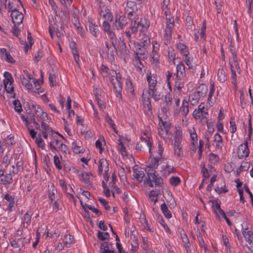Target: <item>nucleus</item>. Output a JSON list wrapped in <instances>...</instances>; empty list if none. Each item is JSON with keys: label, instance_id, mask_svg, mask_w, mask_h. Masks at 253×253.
I'll return each mask as SVG.
<instances>
[{"label": "nucleus", "instance_id": "obj_19", "mask_svg": "<svg viewBox=\"0 0 253 253\" xmlns=\"http://www.w3.org/2000/svg\"><path fill=\"white\" fill-rule=\"evenodd\" d=\"M214 145L216 151L220 152L223 146V143L221 136L218 133H215L214 135Z\"/></svg>", "mask_w": 253, "mask_h": 253}, {"label": "nucleus", "instance_id": "obj_50", "mask_svg": "<svg viewBox=\"0 0 253 253\" xmlns=\"http://www.w3.org/2000/svg\"><path fill=\"white\" fill-rule=\"evenodd\" d=\"M149 199L150 200L154 203V204H156L158 201V193L156 191L154 190H152L150 191L149 194Z\"/></svg>", "mask_w": 253, "mask_h": 253}, {"label": "nucleus", "instance_id": "obj_4", "mask_svg": "<svg viewBox=\"0 0 253 253\" xmlns=\"http://www.w3.org/2000/svg\"><path fill=\"white\" fill-rule=\"evenodd\" d=\"M208 91V87L205 84L199 85L196 91L192 93L189 96V101L192 105L197 104L201 97H204Z\"/></svg>", "mask_w": 253, "mask_h": 253}, {"label": "nucleus", "instance_id": "obj_52", "mask_svg": "<svg viewBox=\"0 0 253 253\" xmlns=\"http://www.w3.org/2000/svg\"><path fill=\"white\" fill-rule=\"evenodd\" d=\"M182 132L179 129L176 128L175 131L174 141L181 142Z\"/></svg>", "mask_w": 253, "mask_h": 253}, {"label": "nucleus", "instance_id": "obj_1", "mask_svg": "<svg viewBox=\"0 0 253 253\" xmlns=\"http://www.w3.org/2000/svg\"><path fill=\"white\" fill-rule=\"evenodd\" d=\"M152 147V139L148 131H143L141 135L140 141L138 142L136 144V149L139 151H144L146 147H148L149 153L151 154Z\"/></svg>", "mask_w": 253, "mask_h": 253}, {"label": "nucleus", "instance_id": "obj_43", "mask_svg": "<svg viewBox=\"0 0 253 253\" xmlns=\"http://www.w3.org/2000/svg\"><path fill=\"white\" fill-rule=\"evenodd\" d=\"M118 149L123 157L127 156V153L126 151V147L124 146L122 142L120 139L118 140Z\"/></svg>", "mask_w": 253, "mask_h": 253}, {"label": "nucleus", "instance_id": "obj_63", "mask_svg": "<svg viewBox=\"0 0 253 253\" xmlns=\"http://www.w3.org/2000/svg\"><path fill=\"white\" fill-rule=\"evenodd\" d=\"M48 79L50 85L52 86H54L56 83V76L55 74L49 73Z\"/></svg>", "mask_w": 253, "mask_h": 253}, {"label": "nucleus", "instance_id": "obj_37", "mask_svg": "<svg viewBox=\"0 0 253 253\" xmlns=\"http://www.w3.org/2000/svg\"><path fill=\"white\" fill-rule=\"evenodd\" d=\"M4 199L9 202L8 208L12 211L14 208V197L9 194H6L4 196Z\"/></svg>", "mask_w": 253, "mask_h": 253}, {"label": "nucleus", "instance_id": "obj_10", "mask_svg": "<svg viewBox=\"0 0 253 253\" xmlns=\"http://www.w3.org/2000/svg\"><path fill=\"white\" fill-rule=\"evenodd\" d=\"M21 212V214H23L21 217V226L23 227L28 228L31 222L32 216L33 214V211L32 209H29L26 212H23V210Z\"/></svg>", "mask_w": 253, "mask_h": 253}, {"label": "nucleus", "instance_id": "obj_26", "mask_svg": "<svg viewBox=\"0 0 253 253\" xmlns=\"http://www.w3.org/2000/svg\"><path fill=\"white\" fill-rule=\"evenodd\" d=\"M126 10L128 12V16H133V13L135 12V11L137 10V6L136 3L132 1H128L127 2L126 6Z\"/></svg>", "mask_w": 253, "mask_h": 253}, {"label": "nucleus", "instance_id": "obj_23", "mask_svg": "<svg viewBox=\"0 0 253 253\" xmlns=\"http://www.w3.org/2000/svg\"><path fill=\"white\" fill-rule=\"evenodd\" d=\"M109 170L108 163L106 159H101L99 161L98 173L101 175L103 172Z\"/></svg>", "mask_w": 253, "mask_h": 253}, {"label": "nucleus", "instance_id": "obj_62", "mask_svg": "<svg viewBox=\"0 0 253 253\" xmlns=\"http://www.w3.org/2000/svg\"><path fill=\"white\" fill-rule=\"evenodd\" d=\"M174 156L176 157H180L183 155V151L181 147H173Z\"/></svg>", "mask_w": 253, "mask_h": 253}, {"label": "nucleus", "instance_id": "obj_57", "mask_svg": "<svg viewBox=\"0 0 253 253\" xmlns=\"http://www.w3.org/2000/svg\"><path fill=\"white\" fill-rule=\"evenodd\" d=\"M90 175V173L86 172H83L82 174V179L83 181H84L86 184H88L89 183V179Z\"/></svg>", "mask_w": 253, "mask_h": 253}, {"label": "nucleus", "instance_id": "obj_20", "mask_svg": "<svg viewBox=\"0 0 253 253\" xmlns=\"http://www.w3.org/2000/svg\"><path fill=\"white\" fill-rule=\"evenodd\" d=\"M98 12L101 17L104 19H109L110 17V10L104 3L98 4Z\"/></svg>", "mask_w": 253, "mask_h": 253}, {"label": "nucleus", "instance_id": "obj_64", "mask_svg": "<svg viewBox=\"0 0 253 253\" xmlns=\"http://www.w3.org/2000/svg\"><path fill=\"white\" fill-rule=\"evenodd\" d=\"M101 70L102 71V73L103 77H107L109 72L110 71L108 67L105 65H102L101 67Z\"/></svg>", "mask_w": 253, "mask_h": 253}, {"label": "nucleus", "instance_id": "obj_55", "mask_svg": "<svg viewBox=\"0 0 253 253\" xmlns=\"http://www.w3.org/2000/svg\"><path fill=\"white\" fill-rule=\"evenodd\" d=\"M111 44L112 46L113 47L114 49L116 50V53L117 54L121 55V53H120V50L119 49V46L117 44V39H114L110 40Z\"/></svg>", "mask_w": 253, "mask_h": 253}, {"label": "nucleus", "instance_id": "obj_38", "mask_svg": "<svg viewBox=\"0 0 253 253\" xmlns=\"http://www.w3.org/2000/svg\"><path fill=\"white\" fill-rule=\"evenodd\" d=\"M230 51L231 52V54L232 56V58L234 62V64L235 66L237 65V56L236 54V48L234 45L233 42H231L230 44Z\"/></svg>", "mask_w": 253, "mask_h": 253}, {"label": "nucleus", "instance_id": "obj_42", "mask_svg": "<svg viewBox=\"0 0 253 253\" xmlns=\"http://www.w3.org/2000/svg\"><path fill=\"white\" fill-rule=\"evenodd\" d=\"M191 143H198L197 135L194 127L189 128Z\"/></svg>", "mask_w": 253, "mask_h": 253}, {"label": "nucleus", "instance_id": "obj_32", "mask_svg": "<svg viewBox=\"0 0 253 253\" xmlns=\"http://www.w3.org/2000/svg\"><path fill=\"white\" fill-rule=\"evenodd\" d=\"M41 127L42 129V135L44 138H47L48 134L52 132L51 127L46 123L42 122L41 124Z\"/></svg>", "mask_w": 253, "mask_h": 253}, {"label": "nucleus", "instance_id": "obj_35", "mask_svg": "<svg viewBox=\"0 0 253 253\" xmlns=\"http://www.w3.org/2000/svg\"><path fill=\"white\" fill-rule=\"evenodd\" d=\"M34 84L35 87H34L32 86V89L30 90V91L32 92L37 93L38 94H40L43 92V89H42L41 87H40V82L37 80L34 79Z\"/></svg>", "mask_w": 253, "mask_h": 253}, {"label": "nucleus", "instance_id": "obj_15", "mask_svg": "<svg viewBox=\"0 0 253 253\" xmlns=\"http://www.w3.org/2000/svg\"><path fill=\"white\" fill-rule=\"evenodd\" d=\"M11 17L13 23L17 25L22 23L24 18L23 14L16 9H13V10H11Z\"/></svg>", "mask_w": 253, "mask_h": 253}, {"label": "nucleus", "instance_id": "obj_16", "mask_svg": "<svg viewBox=\"0 0 253 253\" xmlns=\"http://www.w3.org/2000/svg\"><path fill=\"white\" fill-rule=\"evenodd\" d=\"M249 152L248 142L245 141L243 144H241L239 146L237 152L238 156L240 159L246 158L248 156Z\"/></svg>", "mask_w": 253, "mask_h": 253}, {"label": "nucleus", "instance_id": "obj_18", "mask_svg": "<svg viewBox=\"0 0 253 253\" xmlns=\"http://www.w3.org/2000/svg\"><path fill=\"white\" fill-rule=\"evenodd\" d=\"M185 78H179L178 77H176L175 79V88L174 92L178 94H180L181 92V89L184 87V84L185 82Z\"/></svg>", "mask_w": 253, "mask_h": 253}, {"label": "nucleus", "instance_id": "obj_45", "mask_svg": "<svg viewBox=\"0 0 253 253\" xmlns=\"http://www.w3.org/2000/svg\"><path fill=\"white\" fill-rule=\"evenodd\" d=\"M177 47L182 55H186V54H189V52L187 46L182 43H178L177 45Z\"/></svg>", "mask_w": 253, "mask_h": 253}, {"label": "nucleus", "instance_id": "obj_44", "mask_svg": "<svg viewBox=\"0 0 253 253\" xmlns=\"http://www.w3.org/2000/svg\"><path fill=\"white\" fill-rule=\"evenodd\" d=\"M218 80L221 83H224L227 78L225 75V72L223 68L219 69L217 73Z\"/></svg>", "mask_w": 253, "mask_h": 253}, {"label": "nucleus", "instance_id": "obj_7", "mask_svg": "<svg viewBox=\"0 0 253 253\" xmlns=\"http://www.w3.org/2000/svg\"><path fill=\"white\" fill-rule=\"evenodd\" d=\"M3 76L4 79L3 80V84L5 91L7 93H13V94H14V86L13 85L14 80L11 74L8 72H5L3 74Z\"/></svg>", "mask_w": 253, "mask_h": 253}, {"label": "nucleus", "instance_id": "obj_25", "mask_svg": "<svg viewBox=\"0 0 253 253\" xmlns=\"http://www.w3.org/2000/svg\"><path fill=\"white\" fill-rule=\"evenodd\" d=\"M170 108L169 107L164 106L161 108V111L159 113L160 121H164V120L166 119L170 115Z\"/></svg>", "mask_w": 253, "mask_h": 253}, {"label": "nucleus", "instance_id": "obj_28", "mask_svg": "<svg viewBox=\"0 0 253 253\" xmlns=\"http://www.w3.org/2000/svg\"><path fill=\"white\" fill-rule=\"evenodd\" d=\"M88 27L90 33L93 37L97 38L100 35V32L99 30V27L97 25L92 22H89Z\"/></svg>", "mask_w": 253, "mask_h": 253}, {"label": "nucleus", "instance_id": "obj_36", "mask_svg": "<svg viewBox=\"0 0 253 253\" xmlns=\"http://www.w3.org/2000/svg\"><path fill=\"white\" fill-rule=\"evenodd\" d=\"M180 111L183 116H186L189 112L188 103L185 100L182 101Z\"/></svg>", "mask_w": 253, "mask_h": 253}, {"label": "nucleus", "instance_id": "obj_6", "mask_svg": "<svg viewBox=\"0 0 253 253\" xmlns=\"http://www.w3.org/2000/svg\"><path fill=\"white\" fill-rule=\"evenodd\" d=\"M242 232L246 241L249 244V245H246V246L250 251H252L253 249V233L249 230L248 224L246 222L242 224Z\"/></svg>", "mask_w": 253, "mask_h": 253}, {"label": "nucleus", "instance_id": "obj_53", "mask_svg": "<svg viewBox=\"0 0 253 253\" xmlns=\"http://www.w3.org/2000/svg\"><path fill=\"white\" fill-rule=\"evenodd\" d=\"M98 238L102 241H104L109 238V234L108 232H101L98 231L97 233Z\"/></svg>", "mask_w": 253, "mask_h": 253}, {"label": "nucleus", "instance_id": "obj_12", "mask_svg": "<svg viewBox=\"0 0 253 253\" xmlns=\"http://www.w3.org/2000/svg\"><path fill=\"white\" fill-rule=\"evenodd\" d=\"M160 159H161L157 156L156 157H152L151 153L148 163L145 167V171H147V170L150 171H156V169H157L159 165V162Z\"/></svg>", "mask_w": 253, "mask_h": 253}, {"label": "nucleus", "instance_id": "obj_29", "mask_svg": "<svg viewBox=\"0 0 253 253\" xmlns=\"http://www.w3.org/2000/svg\"><path fill=\"white\" fill-rule=\"evenodd\" d=\"M150 23L147 19L146 18H141L140 21H138L137 26L138 27V30L141 31H145L149 27Z\"/></svg>", "mask_w": 253, "mask_h": 253}, {"label": "nucleus", "instance_id": "obj_14", "mask_svg": "<svg viewBox=\"0 0 253 253\" xmlns=\"http://www.w3.org/2000/svg\"><path fill=\"white\" fill-rule=\"evenodd\" d=\"M146 78L148 84L149 89L153 90L156 88L157 81L156 76L155 74H152L149 71H148L146 73Z\"/></svg>", "mask_w": 253, "mask_h": 253}, {"label": "nucleus", "instance_id": "obj_11", "mask_svg": "<svg viewBox=\"0 0 253 253\" xmlns=\"http://www.w3.org/2000/svg\"><path fill=\"white\" fill-rule=\"evenodd\" d=\"M166 28L165 30V36L167 38H169L171 36L172 29L174 27V18L170 15L167 14L166 12Z\"/></svg>", "mask_w": 253, "mask_h": 253}, {"label": "nucleus", "instance_id": "obj_51", "mask_svg": "<svg viewBox=\"0 0 253 253\" xmlns=\"http://www.w3.org/2000/svg\"><path fill=\"white\" fill-rule=\"evenodd\" d=\"M172 96L169 94L168 93L165 95V106L170 107L172 104Z\"/></svg>", "mask_w": 253, "mask_h": 253}, {"label": "nucleus", "instance_id": "obj_54", "mask_svg": "<svg viewBox=\"0 0 253 253\" xmlns=\"http://www.w3.org/2000/svg\"><path fill=\"white\" fill-rule=\"evenodd\" d=\"M36 143L37 145L41 148L42 149H43L45 147V144L44 143L43 140L41 138V135L40 134L39 135V136L36 139Z\"/></svg>", "mask_w": 253, "mask_h": 253}, {"label": "nucleus", "instance_id": "obj_34", "mask_svg": "<svg viewBox=\"0 0 253 253\" xmlns=\"http://www.w3.org/2000/svg\"><path fill=\"white\" fill-rule=\"evenodd\" d=\"M56 193L57 189L54 187V184H52L51 189H50L48 191V198L51 202H53V201L58 199L56 196Z\"/></svg>", "mask_w": 253, "mask_h": 253}, {"label": "nucleus", "instance_id": "obj_60", "mask_svg": "<svg viewBox=\"0 0 253 253\" xmlns=\"http://www.w3.org/2000/svg\"><path fill=\"white\" fill-rule=\"evenodd\" d=\"M230 132L232 133H234L237 129L235 122L234 121V119L231 118L230 121Z\"/></svg>", "mask_w": 253, "mask_h": 253}, {"label": "nucleus", "instance_id": "obj_21", "mask_svg": "<svg viewBox=\"0 0 253 253\" xmlns=\"http://www.w3.org/2000/svg\"><path fill=\"white\" fill-rule=\"evenodd\" d=\"M161 171L163 173V175L165 176H169L170 174L175 172L174 168L172 166L169 164L168 163L163 165L162 166Z\"/></svg>", "mask_w": 253, "mask_h": 253}, {"label": "nucleus", "instance_id": "obj_59", "mask_svg": "<svg viewBox=\"0 0 253 253\" xmlns=\"http://www.w3.org/2000/svg\"><path fill=\"white\" fill-rule=\"evenodd\" d=\"M151 58L153 59V63L157 64L159 61V56L157 54V51L152 50L151 54Z\"/></svg>", "mask_w": 253, "mask_h": 253}, {"label": "nucleus", "instance_id": "obj_61", "mask_svg": "<svg viewBox=\"0 0 253 253\" xmlns=\"http://www.w3.org/2000/svg\"><path fill=\"white\" fill-rule=\"evenodd\" d=\"M158 155L157 156V157L162 159V157H163V154L164 152V148L163 146L162 143H161V142H158Z\"/></svg>", "mask_w": 253, "mask_h": 253}, {"label": "nucleus", "instance_id": "obj_27", "mask_svg": "<svg viewBox=\"0 0 253 253\" xmlns=\"http://www.w3.org/2000/svg\"><path fill=\"white\" fill-rule=\"evenodd\" d=\"M176 76L179 78H186L185 66L182 62H180L176 66Z\"/></svg>", "mask_w": 253, "mask_h": 253}, {"label": "nucleus", "instance_id": "obj_17", "mask_svg": "<svg viewBox=\"0 0 253 253\" xmlns=\"http://www.w3.org/2000/svg\"><path fill=\"white\" fill-rule=\"evenodd\" d=\"M207 112L206 111L204 105L201 104L198 106V109H195L193 113V117L195 119H198L200 118L203 119H206Z\"/></svg>", "mask_w": 253, "mask_h": 253}, {"label": "nucleus", "instance_id": "obj_41", "mask_svg": "<svg viewBox=\"0 0 253 253\" xmlns=\"http://www.w3.org/2000/svg\"><path fill=\"white\" fill-rule=\"evenodd\" d=\"M161 209L166 217H167V218H170L171 217V213L168 209L167 206L165 203L161 205Z\"/></svg>", "mask_w": 253, "mask_h": 253}, {"label": "nucleus", "instance_id": "obj_3", "mask_svg": "<svg viewBox=\"0 0 253 253\" xmlns=\"http://www.w3.org/2000/svg\"><path fill=\"white\" fill-rule=\"evenodd\" d=\"M147 174V183L150 187L161 186L163 184V179L158 174H156V171H146Z\"/></svg>", "mask_w": 253, "mask_h": 253}, {"label": "nucleus", "instance_id": "obj_39", "mask_svg": "<svg viewBox=\"0 0 253 253\" xmlns=\"http://www.w3.org/2000/svg\"><path fill=\"white\" fill-rule=\"evenodd\" d=\"M149 91L151 92H149V94L152 93V97L155 101H158L162 98L163 95L161 92L158 91L156 88L154 89V90H150Z\"/></svg>", "mask_w": 253, "mask_h": 253}, {"label": "nucleus", "instance_id": "obj_31", "mask_svg": "<svg viewBox=\"0 0 253 253\" xmlns=\"http://www.w3.org/2000/svg\"><path fill=\"white\" fill-rule=\"evenodd\" d=\"M24 239L18 238L17 240H13L10 242L11 246L14 248H18L20 251L24 246Z\"/></svg>", "mask_w": 253, "mask_h": 253}, {"label": "nucleus", "instance_id": "obj_2", "mask_svg": "<svg viewBox=\"0 0 253 253\" xmlns=\"http://www.w3.org/2000/svg\"><path fill=\"white\" fill-rule=\"evenodd\" d=\"M116 75L115 81H114L113 78L112 79V84L113 85V91L119 102L120 103L123 101L122 95L123 82L120 73H116Z\"/></svg>", "mask_w": 253, "mask_h": 253}, {"label": "nucleus", "instance_id": "obj_48", "mask_svg": "<svg viewBox=\"0 0 253 253\" xmlns=\"http://www.w3.org/2000/svg\"><path fill=\"white\" fill-rule=\"evenodd\" d=\"M181 180L178 176H172L169 179V183L173 186H177L180 182Z\"/></svg>", "mask_w": 253, "mask_h": 253}, {"label": "nucleus", "instance_id": "obj_5", "mask_svg": "<svg viewBox=\"0 0 253 253\" xmlns=\"http://www.w3.org/2000/svg\"><path fill=\"white\" fill-rule=\"evenodd\" d=\"M170 123L168 121H160L158 128L160 136L164 139H169L172 137V134L169 131Z\"/></svg>", "mask_w": 253, "mask_h": 253}, {"label": "nucleus", "instance_id": "obj_58", "mask_svg": "<svg viewBox=\"0 0 253 253\" xmlns=\"http://www.w3.org/2000/svg\"><path fill=\"white\" fill-rule=\"evenodd\" d=\"M13 104L16 112L19 113L22 111V106L19 100H15L13 101Z\"/></svg>", "mask_w": 253, "mask_h": 253}, {"label": "nucleus", "instance_id": "obj_30", "mask_svg": "<svg viewBox=\"0 0 253 253\" xmlns=\"http://www.w3.org/2000/svg\"><path fill=\"white\" fill-rule=\"evenodd\" d=\"M100 54L103 58L107 59L111 61L114 60V49L112 48H108L106 52L102 51Z\"/></svg>", "mask_w": 253, "mask_h": 253}, {"label": "nucleus", "instance_id": "obj_24", "mask_svg": "<svg viewBox=\"0 0 253 253\" xmlns=\"http://www.w3.org/2000/svg\"><path fill=\"white\" fill-rule=\"evenodd\" d=\"M133 171L134 178L139 183L141 182L144 176V172L142 169L139 168H134Z\"/></svg>", "mask_w": 253, "mask_h": 253}, {"label": "nucleus", "instance_id": "obj_49", "mask_svg": "<svg viewBox=\"0 0 253 253\" xmlns=\"http://www.w3.org/2000/svg\"><path fill=\"white\" fill-rule=\"evenodd\" d=\"M138 19L134 17L132 19L130 24V29L132 32H135L138 30V27L137 26Z\"/></svg>", "mask_w": 253, "mask_h": 253}, {"label": "nucleus", "instance_id": "obj_22", "mask_svg": "<svg viewBox=\"0 0 253 253\" xmlns=\"http://www.w3.org/2000/svg\"><path fill=\"white\" fill-rule=\"evenodd\" d=\"M183 60L185 64L188 67L189 69L191 70V72L194 73L195 72V66L193 64V58L192 56H189V54L184 55Z\"/></svg>", "mask_w": 253, "mask_h": 253}, {"label": "nucleus", "instance_id": "obj_46", "mask_svg": "<svg viewBox=\"0 0 253 253\" xmlns=\"http://www.w3.org/2000/svg\"><path fill=\"white\" fill-rule=\"evenodd\" d=\"M20 79L22 84L25 86L26 88L30 91L32 89V84L30 83V81L26 79L24 76H20Z\"/></svg>", "mask_w": 253, "mask_h": 253}, {"label": "nucleus", "instance_id": "obj_13", "mask_svg": "<svg viewBox=\"0 0 253 253\" xmlns=\"http://www.w3.org/2000/svg\"><path fill=\"white\" fill-rule=\"evenodd\" d=\"M127 23V19L124 15L117 14L115 17V26L117 30L123 29Z\"/></svg>", "mask_w": 253, "mask_h": 253}, {"label": "nucleus", "instance_id": "obj_33", "mask_svg": "<svg viewBox=\"0 0 253 253\" xmlns=\"http://www.w3.org/2000/svg\"><path fill=\"white\" fill-rule=\"evenodd\" d=\"M74 238L73 236L70 234L64 235L63 239V243L66 247L69 248L71 244L74 243Z\"/></svg>", "mask_w": 253, "mask_h": 253}, {"label": "nucleus", "instance_id": "obj_8", "mask_svg": "<svg viewBox=\"0 0 253 253\" xmlns=\"http://www.w3.org/2000/svg\"><path fill=\"white\" fill-rule=\"evenodd\" d=\"M48 147L52 151L59 150L66 153L67 150V146L56 138H53V140L49 142Z\"/></svg>", "mask_w": 253, "mask_h": 253}, {"label": "nucleus", "instance_id": "obj_47", "mask_svg": "<svg viewBox=\"0 0 253 253\" xmlns=\"http://www.w3.org/2000/svg\"><path fill=\"white\" fill-rule=\"evenodd\" d=\"M209 160L211 164H216L219 160V157L213 153H210L209 155Z\"/></svg>", "mask_w": 253, "mask_h": 253}, {"label": "nucleus", "instance_id": "obj_9", "mask_svg": "<svg viewBox=\"0 0 253 253\" xmlns=\"http://www.w3.org/2000/svg\"><path fill=\"white\" fill-rule=\"evenodd\" d=\"M5 169L3 165H0V180L3 185L10 184L12 182L13 175L10 173L5 174Z\"/></svg>", "mask_w": 253, "mask_h": 253}, {"label": "nucleus", "instance_id": "obj_56", "mask_svg": "<svg viewBox=\"0 0 253 253\" xmlns=\"http://www.w3.org/2000/svg\"><path fill=\"white\" fill-rule=\"evenodd\" d=\"M53 163L56 168L58 169H61L62 168V165L59 157L57 155H55L53 157Z\"/></svg>", "mask_w": 253, "mask_h": 253}, {"label": "nucleus", "instance_id": "obj_40", "mask_svg": "<svg viewBox=\"0 0 253 253\" xmlns=\"http://www.w3.org/2000/svg\"><path fill=\"white\" fill-rule=\"evenodd\" d=\"M72 149L75 153L77 154L83 153V149L80 145V142L73 141L72 143Z\"/></svg>", "mask_w": 253, "mask_h": 253}]
</instances>
